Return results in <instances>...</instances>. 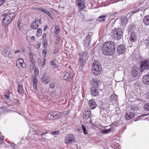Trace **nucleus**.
Wrapping results in <instances>:
<instances>
[{
	"instance_id": "393cba45",
	"label": "nucleus",
	"mask_w": 149,
	"mask_h": 149,
	"mask_svg": "<svg viewBox=\"0 0 149 149\" xmlns=\"http://www.w3.org/2000/svg\"><path fill=\"white\" fill-rule=\"evenodd\" d=\"M143 21L145 25H149V15L145 16L143 18Z\"/></svg>"
},
{
	"instance_id": "ea45409f",
	"label": "nucleus",
	"mask_w": 149,
	"mask_h": 149,
	"mask_svg": "<svg viewBox=\"0 0 149 149\" xmlns=\"http://www.w3.org/2000/svg\"><path fill=\"white\" fill-rule=\"evenodd\" d=\"M131 107L130 108V109L132 111H135L139 109V108L137 107L134 105H131Z\"/></svg>"
},
{
	"instance_id": "2eb2a0df",
	"label": "nucleus",
	"mask_w": 149,
	"mask_h": 149,
	"mask_svg": "<svg viewBox=\"0 0 149 149\" xmlns=\"http://www.w3.org/2000/svg\"><path fill=\"white\" fill-rule=\"evenodd\" d=\"M97 88L93 87L91 88V95L94 97H98L100 95L99 90L97 89Z\"/></svg>"
},
{
	"instance_id": "2f4dec72",
	"label": "nucleus",
	"mask_w": 149,
	"mask_h": 149,
	"mask_svg": "<svg viewBox=\"0 0 149 149\" xmlns=\"http://www.w3.org/2000/svg\"><path fill=\"white\" fill-rule=\"evenodd\" d=\"M37 30L36 32V36H37L39 37L42 34V31L40 28L37 29Z\"/></svg>"
},
{
	"instance_id": "8fccbe9b",
	"label": "nucleus",
	"mask_w": 149,
	"mask_h": 149,
	"mask_svg": "<svg viewBox=\"0 0 149 149\" xmlns=\"http://www.w3.org/2000/svg\"><path fill=\"white\" fill-rule=\"evenodd\" d=\"M112 124L115 127H117L118 126V123L117 122H114L112 123L111 124V126Z\"/></svg>"
},
{
	"instance_id": "58836bf2",
	"label": "nucleus",
	"mask_w": 149,
	"mask_h": 149,
	"mask_svg": "<svg viewBox=\"0 0 149 149\" xmlns=\"http://www.w3.org/2000/svg\"><path fill=\"white\" fill-rule=\"evenodd\" d=\"M143 108L146 111H149V103L145 104L144 105Z\"/></svg>"
},
{
	"instance_id": "4be33fe9",
	"label": "nucleus",
	"mask_w": 149,
	"mask_h": 149,
	"mask_svg": "<svg viewBox=\"0 0 149 149\" xmlns=\"http://www.w3.org/2000/svg\"><path fill=\"white\" fill-rule=\"evenodd\" d=\"M129 38L131 42H134L136 41V39L135 32L133 31L132 32L130 33Z\"/></svg>"
},
{
	"instance_id": "e433bc0d",
	"label": "nucleus",
	"mask_w": 149,
	"mask_h": 149,
	"mask_svg": "<svg viewBox=\"0 0 149 149\" xmlns=\"http://www.w3.org/2000/svg\"><path fill=\"white\" fill-rule=\"evenodd\" d=\"M75 130L78 133L80 134L82 132L81 127H76L75 128Z\"/></svg>"
},
{
	"instance_id": "774afa93",
	"label": "nucleus",
	"mask_w": 149,
	"mask_h": 149,
	"mask_svg": "<svg viewBox=\"0 0 149 149\" xmlns=\"http://www.w3.org/2000/svg\"><path fill=\"white\" fill-rule=\"evenodd\" d=\"M144 76H146V77H148V78H149V72H148L146 73Z\"/></svg>"
},
{
	"instance_id": "e2e57ef3",
	"label": "nucleus",
	"mask_w": 149,
	"mask_h": 149,
	"mask_svg": "<svg viewBox=\"0 0 149 149\" xmlns=\"http://www.w3.org/2000/svg\"><path fill=\"white\" fill-rule=\"evenodd\" d=\"M146 47L149 46V39L147 40L146 41Z\"/></svg>"
},
{
	"instance_id": "a19ab883",
	"label": "nucleus",
	"mask_w": 149,
	"mask_h": 149,
	"mask_svg": "<svg viewBox=\"0 0 149 149\" xmlns=\"http://www.w3.org/2000/svg\"><path fill=\"white\" fill-rule=\"evenodd\" d=\"M56 37L57 39L55 42V44L56 45H57L58 44L59 42L60 41L61 38L60 36H57Z\"/></svg>"
},
{
	"instance_id": "3c124183",
	"label": "nucleus",
	"mask_w": 149,
	"mask_h": 149,
	"mask_svg": "<svg viewBox=\"0 0 149 149\" xmlns=\"http://www.w3.org/2000/svg\"><path fill=\"white\" fill-rule=\"evenodd\" d=\"M3 136L2 135H0V144H1L3 142Z\"/></svg>"
},
{
	"instance_id": "de8ad7c7",
	"label": "nucleus",
	"mask_w": 149,
	"mask_h": 149,
	"mask_svg": "<svg viewBox=\"0 0 149 149\" xmlns=\"http://www.w3.org/2000/svg\"><path fill=\"white\" fill-rule=\"evenodd\" d=\"M35 61L33 62H31V63L30 65L31 68H33L35 66Z\"/></svg>"
},
{
	"instance_id": "423d86ee",
	"label": "nucleus",
	"mask_w": 149,
	"mask_h": 149,
	"mask_svg": "<svg viewBox=\"0 0 149 149\" xmlns=\"http://www.w3.org/2000/svg\"><path fill=\"white\" fill-rule=\"evenodd\" d=\"M86 3L85 0H76V4L78 6L79 11H80L84 8Z\"/></svg>"
},
{
	"instance_id": "603ef678",
	"label": "nucleus",
	"mask_w": 149,
	"mask_h": 149,
	"mask_svg": "<svg viewBox=\"0 0 149 149\" xmlns=\"http://www.w3.org/2000/svg\"><path fill=\"white\" fill-rule=\"evenodd\" d=\"M51 65L53 66L54 68H55L56 67V63H54L53 61H52L50 63Z\"/></svg>"
},
{
	"instance_id": "13d9d810",
	"label": "nucleus",
	"mask_w": 149,
	"mask_h": 149,
	"mask_svg": "<svg viewBox=\"0 0 149 149\" xmlns=\"http://www.w3.org/2000/svg\"><path fill=\"white\" fill-rule=\"evenodd\" d=\"M59 51V49L58 48H56L55 49L54 52V54H56L58 53Z\"/></svg>"
},
{
	"instance_id": "f257e3e1",
	"label": "nucleus",
	"mask_w": 149,
	"mask_h": 149,
	"mask_svg": "<svg viewBox=\"0 0 149 149\" xmlns=\"http://www.w3.org/2000/svg\"><path fill=\"white\" fill-rule=\"evenodd\" d=\"M115 47L114 43L112 41H109L102 45V52L104 55H111L114 52Z\"/></svg>"
},
{
	"instance_id": "4d7b16f0",
	"label": "nucleus",
	"mask_w": 149,
	"mask_h": 149,
	"mask_svg": "<svg viewBox=\"0 0 149 149\" xmlns=\"http://www.w3.org/2000/svg\"><path fill=\"white\" fill-rule=\"evenodd\" d=\"M33 86L35 90L37 91V84H33Z\"/></svg>"
},
{
	"instance_id": "c85d7f7f",
	"label": "nucleus",
	"mask_w": 149,
	"mask_h": 149,
	"mask_svg": "<svg viewBox=\"0 0 149 149\" xmlns=\"http://www.w3.org/2000/svg\"><path fill=\"white\" fill-rule=\"evenodd\" d=\"M47 119L49 120H54L53 112H51L47 115Z\"/></svg>"
},
{
	"instance_id": "338daca9",
	"label": "nucleus",
	"mask_w": 149,
	"mask_h": 149,
	"mask_svg": "<svg viewBox=\"0 0 149 149\" xmlns=\"http://www.w3.org/2000/svg\"><path fill=\"white\" fill-rule=\"evenodd\" d=\"M11 145L12 147L13 148H14L15 147V145L14 143H11Z\"/></svg>"
},
{
	"instance_id": "052dcab7",
	"label": "nucleus",
	"mask_w": 149,
	"mask_h": 149,
	"mask_svg": "<svg viewBox=\"0 0 149 149\" xmlns=\"http://www.w3.org/2000/svg\"><path fill=\"white\" fill-rule=\"evenodd\" d=\"M14 102L16 104H18L19 103V101L17 99H15L14 100Z\"/></svg>"
},
{
	"instance_id": "f8f14e48",
	"label": "nucleus",
	"mask_w": 149,
	"mask_h": 149,
	"mask_svg": "<svg viewBox=\"0 0 149 149\" xmlns=\"http://www.w3.org/2000/svg\"><path fill=\"white\" fill-rule=\"evenodd\" d=\"M141 71L142 72L145 69H149V61H146L141 62Z\"/></svg>"
},
{
	"instance_id": "c756f323",
	"label": "nucleus",
	"mask_w": 149,
	"mask_h": 149,
	"mask_svg": "<svg viewBox=\"0 0 149 149\" xmlns=\"http://www.w3.org/2000/svg\"><path fill=\"white\" fill-rule=\"evenodd\" d=\"M105 16H100L98 18L97 20L100 22H102L105 21Z\"/></svg>"
},
{
	"instance_id": "bf43d9fd",
	"label": "nucleus",
	"mask_w": 149,
	"mask_h": 149,
	"mask_svg": "<svg viewBox=\"0 0 149 149\" xmlns=\"http://www.w3.org/2000/svg\"><path fill=\"white\" fill-rule=\"evenodd\" d=\"M5 2L4 0H0V6L3 4Z\"/></svg>"
},
{
	"instance_id": "4468645a",
	"label": "nucleus",
	"mask_w": 149,
	"mask_h": 149,
	"mask_svg": "<svg viewBox=\"0 0 149 149\" xmlns=\"http://www.w3.org/2000/svg\"><path fill=\"white\" fill-rule=\"evenodd\" d=\"M126 50V47L124 44L119 45L117 48V52L119 54H123Z\"/></svg>"
},
{
	"instance_id": "7ed1b4c3",
	"label": "nucleus",
	"mask_w": 149,
	"mask_h": 149,
	"mask_svg": "<svg viewBox=\"0 0 149 149\" xmlns=\"http://www.w3.org/2000/svg\"><path fill=\"white\" fill-rule=\"evenodd\" d=\"M101 68L99 62L97 61H95L92 65V72L94 75H97L101 73Z\"/></svg>"
},
{
	"instance_id": "f704fd0d",
	"label": "nucleus",
	"mask_w": 149,
	"mask_h": 149,
	"mask_svg": "<svg viewBox=\"0 0 149 149\" xmlns=\"http://www.w3.org/2000/svg\"><path fill=\"white\" fill-rule=\"evenodd\" d=\"M79 63H80V66H79V68H83L84 66L85 63V61H79Z\"/></svg>"
},
{
	"instance_id": "9d476101",
	"label": "nucleus",
	"mask_w": 149,
	"mask_h": 149,
	"mask_svg": "<svg viewBox=\"0 0 149 149\" xmlns=\"http://www.w3.org/2000/svg\"><path fill=\"white\" fill-rule=\"evenodd\" d=\"M16 65L19 68H21V67H25L26 66V64L24 63L23 59L22 58H19L16 62Z\"/></svg>"
},
{
	"instance_id": "c9c22d12",
	"label": "nucleus",
	"mask_w": 149,
	"mask_h": 149,
	"mask_svg": "<svg viewBox=\"0 0 149 149\" xmlns=\"http://www.w3.org/2000/svg\"><path fill=\"white\" fill-rule=\"evenodd\" d=\"M36 10H38V11L42 12L45 14H46L47 12L48 11L47 10L44 8H36Z\"/></svg>"
},
{
	"instance_id": "39448f33",
	"label": "nucleus",
	"mask_w": 149,
	"mask_h": 149,
	"mask_svg": "<svg viewBox=\"0 0 149 149\" xmlns=\"http://www.w3.org/2000/svg\"><path fill=\"white\" fill-rule=\"evenodd\" d=\"M11 49L9 46L7 45H5L2 50V54L5 57L8 58L12 57V55L10 54V51Z\"/></svg>"
},
{
	"instance_id": "0e129e2a",
	"label": "nucleus",
	"mask_w": 149,
	"mask_h": 149,
	"mask_svg": "<svg viewBox=\"0 0 149 149\" xmlns=\"http://www.w3.org/2000/svg\"><path fill=\"white\" fill-rule=\"evenodd\" d=\"M47 53V50L46 49H45L42 51V53L46 54Z\"/></svg>"
},
{
	"instance_id": "f03ea898",
	"label": "nucleus",
	"mask_w": 149,
	"mask_h": 149,
	"mask_svg": "<svg viewBox=\"0 0 149 149\" xmlns=\"http://www.w3.org/2000/svg\"><path fill=\"white\" fill-rule=\"evenodd\" d=\"M7 10H5L3 13V16L5 17L2 19V25L3 26L6 27L8 26L11 21L13 18L15 17V14L14 13H10V12L8 10V13H7Z\"/></svg>"
},
{
	"instance_id": "7c9ffc66",
	"label": "nucleus",
	"mask_w": 149,
	"mask_h": 149,
	"mask_svg": "<svg viewBox=\"0 0 149 149\" xmlns=\"http://www.w3.org/2000/svg\"><path fill=\"white\" fill-rule=\"evenodd\" d=\"M55 30H54V32L56 34L59 33L60 31V28L58 25H56L55 27Z\"/></svg>"
},
{
	"instance_id": "1a4fd4ad",
	"label": "nucleus",
	"mask_w": 149,
	"mask_h": 149,
	"mask_svg": "<svg viewBox=\"0 0 149 149\" xmlns=\"http://www.w3.org/2000/svg\"><path fill=\"white\" fill-rule=\"evenodd\" d=\"M140 71V68L138 66H134L132 68L131 75L133 77H136L138 75Z\"/></svg>"
},
{
	"instance_id": "b1692460",
	"label": "nucleus",
	"mask_w": 149,
	"mask_h": 149,
	"mask_svg": "<svg viewBox=\"0 0 149 149\" xmlns=\"http://www.w3.org/2000/svg\"><path fill=\"white\" fill-rule=\"evenodd\" d=\"M91 115V112L90 110L85 111L83 113V117L86 119H88L90 117Z\"/></svg>"
},
{
	"instance_id": "473e14b6",
	"label": "nucleus",
	"mask_w": 149,
	"mask_h": 149,
	"mask_svg": "<svg viewBox=\"0 0 149 149\" xmlns=\"http://www.w3.org/2000/svg\"><path fill=\"white\" fill-rule=\"evenodd\" d=\"M32 80L33 82V84H37L38 80L37 79V76L36 75H34L32 78Z\"/></svg>"
},
{
	"instance_id": "5fc2aeb1",
	"label": "nucleus",
	"mask_w": 149,
	"mask_h": 149,
	"mask_svg": "<svg viewBox=\"0 0 149 149\" xmlns=\"http://www.w3.org/2000/svg\"><path fill=\"white\" fill-rule=\"evenodd\" d=\"M20 22H18L17 23V27L19 30H20L21 29V26L20 25Z\"/></svg>"
},
{
	"instance_id": "9b49d317",
	"label": "nucleus",
	"mask_w": 149,
	"mask_h": 149,
	"mask_svg": "<svg viewBox=\"0 0 149 149\" xmlns=\"http://www.w3.org/2000/svg\"><path fill=\"white\" fill-rule=\"evenodd\" d=\"M36 133L38 135H40L41 136H42L44 134H45V139H46L48 140L49 138H47V136L48 135H46V134H49V133L47 132V131L46 130H44L42 129H39L37 131Z\"/></svg>"
},
{
	"instance_id": "49530a36",
	"label": "nucleus",
	"mask_w": 149,
	"mask_h": 149,
	"mask_svg": "<svg viewBox=\"0 0 149 149\" xmlns=\"http://www.w3.org/2000/svg\"><path fill=\"white\" fill-rule=\"evenodd\" d=\"M139 11V8H135L133 9L132 11V14L135 13H137Z\"/></svg>"
},
{
	"instance_id": "0eeeda50",
	"label": "nucleus",
	"mask_w": 149,
	"mask_h": 149,
	"mask_svg": "<svg viewBox=\"0 0 149 149\" xmlns=\"http://www.w3.org/2000/svg\"><path fill=\"white\" fill-rule=\"evenodd\" d=\"M75 139L72 134L67 136L65 138V143L66 144H72L74 143Z\"/></svg>"
},
{
	"instance_id": "a878e982",
	"label": "nucleus",
	"mask_w": 149,
	"mask_h": 149,
	"mask_svg": "<svg viewBox=\"0 0 149 149\" xmlns=\"http://www.w3.org/2000/svg\"><path fill=\"white\" fill-rule=\"evenodd\" d=\"M120 22L122 25L125 26L127 22V17L125 16L121 17Z\"/></svg>"
},
{
	"instance_id": "6e6d98bb",
	"label": "nucleus",
	"mask_w": 149,
	"mask_h": 149,
	"mask_svg": "<svg viewBox=\"0 0 149 149\" xmlns=\"http://www.w3.org/2000/svg\"><path fill=\"white\" fill-rule=\"evenodd\" d=\"M46 14H47L49 16L50 18H52V17L51 15V13L48 11L47 12Z\"/></svg>"
},
{
	"instance_id": "dca6fc26",
	"label": "nucleus",
	"mask_w": 149,
	"mask_h": 149,
	"mask_svg": "<svg viewBox=\"0 0 149 149\" xmlns=\"http://www.w3.org/2000/svg\"><path fill=\"white\" fill-rule=\"evenodd\" d=\"M88 104L91 109H93L97 107L95 101L93 99H91L88 101Z\"/></svg>"
},
{
	"instance_id": "72a5a7b5",
	"label": "nucleus",
	"mask_w": 149,
	"mask_h": 149,
	"mask_svg": "<svg viewBox=\"0 0 149 149\" xmlns=\"http://www.w3.org/2000/svg\"><path fill=\"white\" fill-rule=\"evenodd\" d=\"M113 128H110L109 129H106L104 130H102V133H107L110 131H113Z\"/></svg>"
},
{
	"instance_id": "680f3d73",
	"label": "nucleus",
	"mask_w": 149,
	"mask_h": 149,
	"mask_svg": "<svg viewBox=\"0 0 149 149\" xmlns=\"http://www.w3.org/2000/svg\"><path fill=\"white\" fill-rule=\"evenodd\" d=\"M46 62V60L45 58L42 61V67L45 64Z\"/></svg>"
},
{
	"instance_id": "a211bd4d",
	"label": "nucleus",
	"mask_w": 149,
	"mask_h": 149,
	"mask_svg": "<svg viewBox=\"0 0 149 149\" xmlns=\"http://www.w3.org/2000/svg\"><path fill=\"white\" fill-rule=\"evenodd\" d=\"M38 22V18L36 17L34 19V21L31 24V27L32 29H38L39 26Z\"/></svg>"
},
{
	"instance_id": "5701e85b",
	"label": "nucleus",
	"mask_w": 149,
	"mask_h": 149,
	"mask_svg": "<svg viewBox=\"0 0 149 149\" xmlns=\"http://www.w3.org/2000/svg\"><path fill=\"white\" fill-rule=\"evenodd\" d=\"M17 91L19 94H22L23 93L24 91L22 84L20 83L18 84Z\"/></svg>"
},
{
	"instance_id": "69168bd1",
	"label": "nucleus",
	"mask_w": 149,
	"mask_h": 149,
	"mask_svg": "<svg viewBox=\"0 0 149 149\" xmlns=\"http://www.w3.org/2000/svg\"><path fill=\"white\" fill-rule=\"evenodd\" d=\"M43 45L44 46V48H46L47 47V42L44 43L43 44Z\"/></svg>"
},
{
	"instance_id": "a18cd8bd",
	"label": "nucleus",
	"mask_w": 149,
	"mask_h": 149,
	"mask_svg": "<svg viewBox=\"0 0 149 149\" xmlns=\"http://www.w3.org/2000/svg\"><path fill=\"white\" fill-rule=\"evenodd\" d=\"M29 60L31 62H33L35 61L34 58H33V56L32 54L30 53L29 54Z\"/></svg>"
},
{
	"instance_id": "20e7f679",
	"label": "nucleus",
	"mask_w": 149,
	"mask_h": 149,
	"mask_svg": "<svg viewBox=\"0 0 149 149\" xmlns=\"http://www.w3.org/2000/svg\"><path fill=\"white\" fill-rule=\"evenodd\" d=\"M121 29L118 28L111 31L112 35L113 36L114 40H119L123 37V33Z\"/></svg>"
},
{
	"instance_id": "09e8293b",
	"label": "nucleus",
	"mask_w": 149,
	"mask_h": 149,
	"mask_svg": "<svg viewBox=\"0 0 149 149\" xmlns=\"http://www.w3.org/2000/svg\"><path fill=\"white\" fill-rule=\"evenodd\" d=\"M6 98L7 100H8L7 101L9 102L10 100V98L7 95H5L4 96V97H3V100H6Z\"/></svg>"
},
{
	"instance_id": "864d4df0",
	"label": "nucleus",
	"mask_w": 149,
	"mask_h": 149,
	"mask_svg": "<svg viewBox=\"0 0 149 149\" xmlns=\"http://www.w3.org/2000/svg\"><path fill=\"white\" fill-rule=\"evenodd\" d=\"M49 87L50 88L53 89L55 87V85L54 83H51L50 84Z\"/></svg>"
},
{
	"instance_id": "79ce46f5",
	"label": "nucleus",
	"mask_w": 149,
	"mask_h": 149,
	"mask_svg": "<svg viewBox=\"0 0 149 149\" xmlns=\"http://www.w3.org/2000/svg\"><path fill=\"white\" fill-rule=\"evenodd\" d=\"M117 97L116 95L115 94L112 95L110 97V98L112 100H116L117 99Z\"/></svg>"
},
{
	"instance_id": "6e6552de",
	"label": "nucleus",
	"mask_w": 149,
	"mask_h": 149,
	"mask_svg": "<svg viewBox=\"0 0 149 149\" xmlns=\"http://www.w3.org/2000/svg\"><path fill=\"white\" fill-rule=\"evenodd\" d=\"M100 81L98 80L95 78H92L91 81V84L92 86L91 87L98 88L100 86Z\"/></svg>"
},
{
	"instance_id": "bb28decb",
	"label": "nucleus",
	"mask_w": 149,
	"mask_h": 149,
	"mask_svg": "<svg viewBox=\"0 0 149 149\" xmlns=\"http://www.w3.org/2000/svg\"><path fill=\"white\" fill-rule=\"evenodd\" d=\"M54 120L59 118L61 117V113L58 111H55L53 112Z\"/></svg>"
},
{
	"instance_id": "37998d69",
	"label": "nucleus",
	"mask_w": 149,
	"mask_h": 149,
	"mask_svg": "<svg viewBox=\"0 0 149 149\" xmlns=\"http://www.w3.org/2000/svg\"><path fill=\"white\" fill-rule=\"evenodd\" d=\"M59 133V131L58 130L55 131H54L51 132L50 134L52 135H58Z\"/></svg>"
},
{
	"instance_id": "aec40b11",
	"label": "nucleus",
	"mask_w": 149,
	"mask_h": 149,
	"mask_svg": "<svg viewBox=\"0 0 149 149\" xmlns=\"http://www.w3.org/2000/svg\"><path fill=\"white\" fill-rule=\"evenodd\" d=\"M135 116V114L132 112H128L127 113L125 116V119L129 120L131 119Z\"/></svg>"
},
{
	"instance_id": "cd10ccee",
	"label": "nucleus",
	"mask_w": 149,
	"mask_h": 149,
	"mask_svg": "<svg viewBox=\"0 0 149 149\" xmlns=\"http://www.w3.org/2000/svg\"><path fill=\"white\" fill-rule=\"evenodd\" d=\"M146 77V76H144L143 78V83L146 85H149V78Z\"/></svg>"
},
{
	"instance_id": "412c9836",
	"label": "nucleus",
	"mask_w": 149,
	"mask_h": 149,
	"mask_svg": "<svg viewBox=\"0 0 149 149\" xmlns=\"http://www.w3.org/2000/svg\"><path fill=\"white\" fill-rule=\"evenodd\" d=\"M50 77L45 74H44L42 76L41 81L43 83L47 84L49 82Z\"/></svg>"
},
{
	"instance_id": "4c0bfd02",
	"label": "nucleus",
	"mask_w": 149,
	"mask_h": 149,
	"mask_svg": "<svg viewBox=\"0 0 149 149\" xmlns=\"http://www.w3.org/2000/svg\"><path fill=\"white\" fill-rule=\"evenodd\" d=\"M82 131H83L84 133V134H87L88 131L86 130L85 127L83 125H81Z\"/></svg>"
},
{
	"instance_id": "f3484780",
	"label": "nucleus",
	"mask_w": 149,
	"mask_h": 149,
	"mask_svg": "<svg viewBox=\"0 0 149 149\" xmlns=\"http://www.w3.org/2000/svg\"><path fill=\"white\" fill-rule=\"evenodd\" d=\"M92 35V33L91 32H89L86 36L85 43L86 45H88L90 44Z\"/></svg>"
},
{
	"instance_id": "ddd939ff",
	"label": "nucleus",
	"mask_w": 149,
	"mask_h": 149,
	"mask_svg": "<svg viewBox=\"0 0 149 149\" xmlns=\"http://www.w3.org/2000/svg\"><path fill=\"white\" fill-rule=\"evenodd\" d=\"M73 74L70 72H67L63 76L64 79L70 82L73 77Z\"/></svg>"
},
{
	"instance_id": "c03bdc74",
	"label": "nucleus",
	"mask_w": 149,
	"mask_h": 149,
	"mask_svg": "<svg viewBox=\"0 0 149 149\" xmlns=\"http://www.w3.org/2000/svg\"><path fill=\"white\" fill-rule=\"evenodd\" d=\"M134 25H129L128 27L129 28V31H133V29L134 28Z\"/></svg>"
},
{
	"instance_id": "6ab92c4d",
	"label": "nucleus",
	"mask_w": 149,
	"mask_h": 149,
	"mask_svg": "<svg viewBox=\"0 0 149 149\" xmlns=\"http://www.w3.org/2000/svg\"><path fill=\"white\" fill-rule=\"evenodd\" d=\"M87 53L86 51L83 52H81L79 54L80 58L79 61H85L87 58Z\"/></svg>"
}]
</instances>
